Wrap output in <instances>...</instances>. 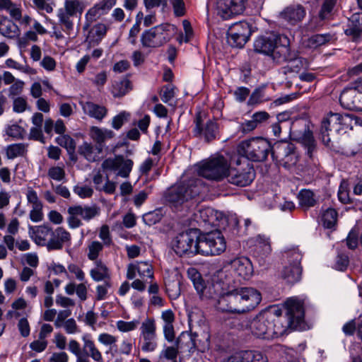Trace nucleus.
Here are the masks:
<instances>
[{"label": "nucleus", "mask_w": 362, "mask_h": 362, "mask_svg": "<svg viewBox=\"0 0 362 362\" xmlns=\"http://www.w3.org/2000/svg\"><path fill=\"white\" fill-rule=\"evenodd\" d=\"M303 304L298 298H288L284 303V315L275 305L262 310L250 322L251 333L257 338L271 340L299 328L304 321Z\"/></svg>", "instance_id": "1"}, {"label": "nucleus", "mask_w": 362, "mask_h": 362, "mask_svg": "<svg viewBox=\"0 0 362 362\" xmlns=\"http://www.w3.org/2000/svg\"><path fill=\"white\" fill-rule=\"evenodd\" d=\"M262 300L259 291L251 287H240L223 293L218 299V308L223 312L244 313L253 310Z\"/></svg>", "instance_id": "2"}, {"label": "nucleus", "mask_w": 362, "mask_h": 362, "mask_svg": "<svg viewBox=\"0 0 362 362\" xmlns=\"http://www.w3.org/2000/svg\"><path fill=\"white\" fill-rule=\"evenodd\" d=\"M254 50L270 56L278 64L294 57L290 47L289 38L285 35L275 32L259 36L254 42Z\"/></svg>", "instance_id": "3"}, {"label": "nucleus", "mask_w": 362, "mask_h": 362, "mask_svg": "<svg viewBox=\"0 0 362 362\" xmlns=\"http://www.w3.org/2000/svg\"><path fill=\"white\" fill-rule=\"evenodd\" d=\"M206 191L202 178H192L171 187L165 196L173 206L185 205L189 209L197 206L198 197Z\"/></svg>", "instance_id": "4"}, {"label": "nucleus", "mask_w": 362, "mask_h": 362, "mask_svg": "<svg viewBox=\"0 0 362 362\" xmlns=\"http://www.w3.org/2000/svg\"><path fill=\"white\" fill-rule=\"evenodd\" d=\"M272 158L278 161L284 168L296 174H300L303 170L296 146L289 141L276 142L273 146Z\"/></svg>", "instance_id": "5"}, {"label": "nucleus", "mask_w": 362, "mask_h": 362, "mask_svg": "<svg viewBox=\"0 0 362 362\" xmlns=\"http://www.w3.org/2000/svg\"><path fill=\"white\" fill-rule=\"evenodd\" d=\"M272 151L271 143L262 137L244 140L238 146V153L253 162L264 161L269 154L272 156Z\"/></svg>", "instance_id": "6"}, {"label": "nucleus", "mask_w": 362, "mask_h": 362, "mask_svg": "<svg viewBox=\"0 0 362 362\" xmlns=\"http://www.w3.org/2000/svg\"><path fill=\"white\" fill-rule=\"evenodd\" d=\"M175 32V25L162 23L145 30L141 35V42L144 47H159L170 40Z\"/></svg>", "instance_id": "7"}, {"label": "nucleus", "mask_w": 362, "mask_h": 362, "mask_svg": "<svg viewBox=\"0 0 362 362\" xmlns=\"http://www.w3.org/2000/svg\"><path fill=\"white\" fill-rule=\"evenodd\" d=\"M303 255L297 247L285 250L283 253L284 267L281 278L288 284H293L301 279L303 268L300 265Z\"/></svg>", "instance_id": "8"}, {"label": "nucleus", "mask_w": 362, "mask_h": 362, "mask_svg": "<svg viewBox=\"0 0 362 362\" xmlns=\"http://www.w3.org/2000/svg\"><path fill=\"white\" fill-rule=\"evenodd\" d=\"M197 247L198 254L218 255L226 250V243L221 231L215 230L198 235Z\"/></svg>", "instance_id": "9"}, {"label": "nucleus", "mask_w": 362, "mask_h": 362, "mask_svg": "<svg viewBox=\"0 0 362 362\" xmlns=\"http://www.w3.org/2000/svg\"><path fill=\"white\" fill-rule=\"evenodd\" d=\"M198 231L196 229H189L178 233L171 241L173 251L180 257L193 256L198 254L197 243Z\"/></svg>", "instance_id": "10"}, {"label": "nucleus", "mask_w": 362, "mask_h": 362, "mask_svg": "<svg viewBox=\"0 0 362 362\" xmlns=\"http://www.w3.org/2000/svg\"><path fill=\"white\" fill-rule=\"evenodd\" d=\"M230 165L223 156H216L204 162L199 169V175L207 180L221 181L228 175Z\"/></svg>", "instance_id": "11"}, {"label": "nucleus", "mask_w": 362, "mask_h": 362, "mask_svg": "<svg viewBox=\"0 0 362 362\" xmlns=\"http://www.w3.org/2000/svg\"><path fill=\"white\" fill-rule=\"evenodd\" d=\"M193 136L209 144L219 138V125L213 119L204 120L200 112L196 114L192 129Z\"/></svg>", "instance_id": "12"}, {"label": "nucleus", "mask_w": 362, "mask_h": 362, "mask_svg": "<svg viewBox=\"0 0 362 362\" xmlns=\"http://www.w3.org/2000/svg\"><path fill=\"white\" fill-rule=\"evenodd\" d=\"M339 102L346 109L362 111V80L354 87L344 88L340 94Z\"/></svg>", "instance_id": "13"}, {"label": "nucleus", "mask_w": 362, "mask_h": 362, "mask_svg": "<svg viewBox=\"0 0 362 362\" xmlns=\"http://www.w3.org/2000/svg\"><path fill=\"white\" fill-rule=\"evenodd\" d=\"M133 167L131 159L124 158L122 156L105 159L102 163V168L105 171L114 173L116 176L127 178L129 176Z\"/></svg>", "instance_id": "14"}, {"label": "nucleus", "mask_w": 362, "mask_h": 362, "mask_svg": "<svg viewBox=\"0 0 362 362\" xmlns=\"http://www.w3.org/2000/svg\"><path fill=\"white\" fill-rule=\"evenodd\" d=\"M192 272H194L192 279L194 286L202 300L216 299L218 297L219 298L223 295L219 289V284L209 282L206 284L194 269H192Z\"/></svg>", "instance_id": "15"}, {"label": "nucleus", "mask_w": 362, "mask_h": 362, "mask_svg": "<svg viewBox=\"0 0 362 362\" xmlns=\"http://www.w3.org/2000/svg\"><path fill=\"white\" fill-rule=\"evenodd\" d=\"M226 177L230 183L238 187H245L254 180L255 173L253 167L247 162L243 167L229 169Z\"/></svg>", "instance_id": "16"}, {"label": "nucleus", "mask_w": 362, "mask_h": 362, "mask_svg": "<svg viewBox=\"0 0 362 362\" xmlns=\"http://www.w3.org/2000/svg\"><path fill=\"white\" fill-rule=\"evenodd\" d=\"M247 0H218L217 14L223 20H228L242 13Z\"/></svg>", "instance_id": "17"}, {"label": "nucleus", "mask_w": 362, "mask_h": 362, "mask_svg": "<svg viewBox=\"0 0 362 362\" xmlns=\"http://www.w3.org/2000/svg\"><path fill=\"white\" fill-rule=\"evenodd\" d=\"M345 39L358 45L362 43V18L358 13H354L343 26Z\"/></svg>", "instance_id": "18"}, {"label": "nucleus", "mask_w": 362, "mask_h": 362, "mask_svg": "<svg viewBox=\"0 0 362 362\" xmlns=\"http://www.w3.org/2000/svg\"><path fill=\"white\" fill-rule=\"evenodd\" d=\"M342 114L330 112L327 117L322 122L320 133L322 142L330 148L334 146L331 141L329 132L332 130L339 131L341 124V118Z\"/></svg>", "instance_id": "19"}, {"label": "nucleus", "mask_w": 362, "mask_h": 362, "mask_svg": "<svg viewBox=\"0 0 362 362\" xmlns=\"http://www.w3.org/2000/svg\"><path fill=\"white\" fill-rule=\"evenodd\" d=\"M293 134L296 141L302 144L307 151L306 153L309 158H313V153L316 151V143L314 139L313 132L304 124L303 130H296L293 127Z\"/></svg>", "instance_id": "20"}, {"label": "nucleus", "mask_w": 362, "mask_h": 362, "mask_svg": "<svg viewBox=\"0 0 362 362\" xmlns=\"http://www.w3.org/2000/svg\"><path fill=\"white\" fill-rule=\"evenodd\" d=\"M230 264L235 274L243 279H249L253 274L252 262L246 257L235 258L230 262Z\"/></svg>", "instance_id": "21"}, {"label": "nucleus", "mask_w": 362, "mask_h": 362, "mask_svg": "<svg viewBox=\"0 0 362 362\" xmlns=\"http://www.w3.org/2000/svg\"><path fill=\"white\" fill-rule=\"evenodd\" d=\"M136 273L143 279L145 278H153V267L148 262H136L129 264L127 267V278L133 279Z\"/></svg>", "instance_id": "22"}, {"label": "nucleus", "mask_w": 362, "mask_h": 362, "mask_svg": "<svg viewBox=\"0 0 362 362\" xmlns=\"http://www.w3.org/2000/svg\"><path fill=\"white\" fill-rule=\"evenodd\" d=\"M306 15L305 8L300 4H292L286 7L281 13V18L291 25H296Z\"/></svg>", "instance_id": "23"}, {"label": "nucleus", "mask_w": 362, "mask_h": 362, "mask_svg": "<svg viewBox=\"0 0 362 362\" xmlns=\"http://www.w3.org/2000/svg\"><path fill=\"white\" fill-rule=\"evenodd\" d=\"M103 146L100 145H93L92 144L84 142L79 146L78 153L89 162H97L103 157Z\"/></svg>", "instance_id": "24"}, {"label": "nucleus", "mask_w": 362, "mask_h": 362, "mask_svg": "<svg viewBox=\"0 0 362 362\" xmlns=\"http://www.w3.org/2000/svg\"><path fill=\"white\" fill-rule=\"evenodd\" d=\"M117 0H103L90 8L87 13L88 21L91 22L95 21L101 15L107 13L116 4Z\"/></svg>", "instance_id": "25"}, {"label": "nucleus", "mask_w": 362, "mask_h": 362, "mask_svg": "<svg viewBox=\"0 0 362 362\" xmlns=\"http://www.w3.org/2000/svg\"><path fill=\"white\" fill-rule=\"evenodd\" d=\"M255 252L262 258L267 257L272 252L270 238L265 235L259 234L252 238Z\"/></svg>", "instance_id": "26"}, {"label": "nucleus", "mask_w": 362, "mask_h": 362, "mask_svg": "<svg viewBox=\"0 0 362 362\" xmlns=\"http://www.w3.org/2000/svg\"><path fill=\"white\" fill-rule=\"evenodd\" d=\"M100 214V209L93 206H74L69 207V215L80 216L83 219L89 221Z\"/></svg>", "instance_id": "27"}, {"label": "nucleus", "mask_w": 362, "mask_h": 362, "mask_svg": "<svg viewBox=\"0 0 362 362\" xmlns=\"http://www.w3.org/2000/svg\"><path fill=\"white\" fill-rule=\"evenodd\" d=\"M83 351L84 356L87 358L90 357L95 362H103L102 353L98 349L94 341L86 336L83 337Z\"/></svg>", "instance_id": "28"}, {"label": "nucleus", "mask_w": 362, "mask_h": 362, "mask_svg": "<svg viewBox=\"0 0 362 362\" xmlns=\"http://www.w3.org/2000/svg\"><path fill=\"white\" fill-rule=\"evenodd\" d=\"M0 34L8 38H14L19 35L18 25L7 17H2L0 21Z\"/></svg>", "instance_id": "29"}, {"label": "nucleus", "mask_w": 362, "mask_h": 362, "mask_svg": "<svg viewBox=\"0 0 362 362\" xmlns=\"http://www.w3.org/2000/svg\"><path fill=\"white\" fill-rule=\"evenodd\" d=\"M271 100V96L267 93V85L262 84L255 88L247 101L248 105H255Z\"/></svg>", "instance_id": "30"}, {"label": "nucleus", "mask_w": 362, "mask_h": 362, "mask_svg": "<svg viewBox=\"0 0 362 362\" xmlns=\"http://www.w3.org/2000/svg\"><path fill=\"white\" fill-rule=\"evenodd\" d=\"M84 112L91 117L101 121L107 114V109L92 102H86L82 105Z\"/></svg>", "instance_id": "31"}, {"label": "nucleus", "mask_w": 362, "mask_h": 362, "mask_svg": "<svg viewBox=\"0 0 362 362\" xmlns=\"http://www.w3.org/2000/svg\"><path fill=\"white\" fill-rule=\"evenodd\" d=\"M68 239V233L62 228H57L52 233V238L47 243L49 250H59L62 247L63 243Z\"/></svg>", "instance_id": "32"}, {"label": "nucleus", "mask_w": 362, "mask_h": 362, "mask_svg": "<svg viewBox=\"0 0 362 362\" xmlns=\"http://www.w3.org/2000/svg\"><path fill=\"white\" fill-rule=\"evenodd\" d=\"M89 134L96 144L103 146V148L104 147L105 140L114 136V133L112 130L103 129L94 126L90 127Z\"/></svg>", "instance_id": "33"}, {"label": "nucleus", "mask_w": 362, "mask_h": 362, "mask_svg": "<svg viewBox=\"0 0 362 362\" xmlns=\"http://www.w3.org/2000/svg\"><path fill=\"white\" fill-rule=\"evenodd\" d=\"M53 131L57 134H64L66 126L63 120L59 119L55 122L51 118H47L44 122V132L52 136Z\"/></svg>", "instance_id": "34"}, {"label": "nucleus", "mask_w": 362, "mask_h": 362, "mask_svg": "<svg viewBox=\"0 0 362 362\" xmlns=\"http://www.w3.org/2000/svg\"><path fill=\"white\" fill-rule=\"evenodd\" d=\"M130 90H132L131 81L127 78H123L114 81L111 92L115 98H120L126 95Z\"/></svg>", "instance_id": "35"}, {"label": "nucleus", "mask_w": 362, "mask_h": 362, "mask_svg": "<svg viewBox=\"0 0 362 362\" xmlns=\"http://www.w3.org/2000/svg\"><path fill=\"white\" fill-rule=\"evenodd\" d=\"M333 39L330 33L316 34L309 37L306 42V46L310 49H316L322 46Z\"/></svg>", "instance_id": "36"}, {"label": "nucleus", "mask_w": 362, "mask_h": 362, "mask_svg": "<svg viewBox=\"0 0 362 362\" xmlns=\"http://www.w3.org/2000/svg\"><path fill=\"white\" fill-rule=\"evenodd\" d=\"M292 52L294 54V57L288 60L290 64L285 68V73H299L302 69L308 66V62L306 59L296 57L295 52L293 51Z\"/></svg>", "instance_id": "37"}, {"label": "nucleus", "mask_w": 362, "mask_h": 362, "mask_svg": "<svg viewBox=\"0 0 362 362\" xmlns=\"http://www.w3.org/2000/svg\"><path fill=\"white\" fill-rule=\"evenodd\" d=\"M26 153L27 145L22 143L10 144L6 148V156L8 159L24 156Z\"/></svg>", "instance_id": "38"}, {"label": "nucleus", "mask_w": 362, "mask_h": 362, "mask_svg": "<svg viewBox=\"0 0 362 362\" xmlns=\"http://www.w3.org/2000/svg\"><path fill=\"white\" fill-rule=\"evenodd\" d=\"M90 276L96 281L105 280L109 278L108 269L101 260H96L95 268L90 270Z\"/></svg>", "instance_id": "39"}, {"label": "nucleus", "mask_w": 362, "mask_h": 362, "mask_svg": "<svg viewBox=\"0 0 362 362\" xmlns=\"http://www.w3.org/2000/svg\"><path fill=\"white\" fill-rule=\"evenodd\" d=\"M337 2V0H323L318 13L319 18L321 21L329 20L332 18Z\"/></svg>", "instance_id": "40"}, {"label": "nucleus", "mask_w": 362, "mask_h": 362, "mask_svg": "<svg viewBox=\"0 0 362 362\" xmlns=\"http://www.w3.org/2000/svg\"><path fill=\"white\" fill-rule=\"evenodd\" d=\"M298 199L300 206L306 208L314 206L317 203L314 193L309 189L301 190Z\"/></svg>", "instance_id": "41"}, {"label": "nucleus", "mask_w": 362, "mask_h": 362, "mask_svg": "<svg viewBox=\"0 0 362 362\" xmlns=\"http://www.w3.org/2000/svg\"><path fill=\"white\" fill-rule=\"evenodd\" d=\"M230 33H238L241 37H245L249 39L251 35V29L250 25L245 21H240L233 23L228 28Z\"/></svg>", "instance_id": "42"}, {"label": "nucleus", "mask_w": 362, "mask_h": 362, "mask_svg": "<svg viewBox=\"0 0 362 362\" xmlns=\"http://www.w3.org/2000/svg\"><path fill=\"white\" fill-rule=\"evenodd\" d=\"M187 336L189 340L187 343L189 351L194 349L204 351L205 349L209 346V338H206L205 342L201 344V341L198 339V334L197 333H191Z\"/></svg>", "instance_id": "43"}, {"label": "nucleus", "mask_w": 362, "mask_h": 362, "mask_svg": "<svg viewBox=\"0 0 362 362\" xmlns=\"http://www.w3.org/2000/svg\"><path fill=\"white\" fill-rule=\"evenodd\" d=\"M322 223L327 228H332L337 223V212L332 208L327 209L322 215Z\"/></svg>", "instance_id": "44"}, {"label": "nucleus", "mask_w": 362, "mask_h": 362, "mask_svg": "<svg viewBox=\"0 0 362 362\" xmlns=\"http://www.w3.org/2000/svg\"><path fill=\"white\" fill-rule=\"evenodd\" d=\"M249 39L245 37H241V35L235 33H230L228 30L227 42L232 47L242 48Z\"/></svg>", "instance_id": "45"}, {"label": "nucleus", "mask_w": 362, "mask_h": 362, "mask_svg": "<svg viewBox=\"0 0 362 362\" xmlns=\"http://www.w3.org/2000/svg\"><path fill=\"white\" fill-rule=\"evenodd\" d=\"M140 329L141 337L156 335V326L155 320L153 318L147 317L141 323Z\"/></svg>", "instance_id": "46"}, {"label": "nucleus", "mask_w": 362, "mask_h": 362, "mask_svg": "<svg viewBox=\"0 0 362 362\" xmlns=\"http://www.w3.org/2000/svg\"><path fill=\"white\" fill-rule=\"evenodd\" d=\"M166 292L171 299H177L181 293L180 283L178 281H168L165 284Z\"/></svg>", "instance_id": "47"}, {"label": "nucleus", "mask_w": 362, "mask_h": 362, "mask_svg": "<svg viewBox=\"0 0 362 362\" xmlns=\"http://www.w3.org/2000/svg\"><path fill=\"white\" fill-rule=\"evenodd\" d=\"M182 341V338L179 337L176 340V346H168L164 349L160 353V357H163L167 360H170L172 361H176V358L178 355V349L179 344Z\"/></svg>", "instance_id": "48"}, {"label": "nucleus", "mask_w": 362, "mask_h": 362, "mask_svg": "<svg viewBox=\"0 0 362 362\" xmlns=\"http://www.w3.org/2000/svg\"><path fill=\"white\" fill-rule=\"evenodd\" d=\"M106 33V25L103 23H98L91 28L88 37L98 42L105 35Z\"/></svg>", "instance_id": "49"}, {"label": "nucleus", "mask_w": 362, "mask_h": 362, "mask_svg": "<svg viewBox=\"0 0 362 362\" xmlns=\"http://www.w3.org/2000/svg\"><path fill=\"white\" fill-rule=\"evenodd\" d=\"M69 351L76 356V362H89V359L87 356H84L83 351L76 341H69Z\"/></svg>", "instance_id": "50"}, {"label": "nucleus", "mask_w": 362, "mask_h": 362, "mask_svg": "<svg viewBox=\"0 0 362 362\" xmlns=\"http://www.w3.org/2000/svg\"><path fill=\"white\" fill-rule=\"evenodd\" d=\"M143 339V343L141 345V350L145 352H152L154 351L157 346L158 344L156 341V335L154 336H143L141 337Z\"/></svg>", "instance_id": "51"}, {"label": "nucleus", "mask_w": 362, "mask_h": 362, "mask_svg": "<svg viewBox=\"0 0 362 362\" xmlns=\"http://www.w3.org/2000/svg\"><path fill=\"white\" fill-rule=\"evenodd\" d=\"M76 293L77 296L81 300H85L87 298V288L84 284L75 285L69 283V295Z\"/></svg>", "instance_id": "52"}, {"label": "nucleus", "mask_w": 362, "mask_h": 362, "mask_svg": "<svg viewBox=\"0 0 362 362\" xmlns=\"http://www.w3.org/2000/svg\"><path fill=\"white\" fill-rule=\"evenodd\" d=\"M139 325V321L137 320L129 322L119 320L116 322L117 328L122 332L133 331L137 328Z\"/></svg>", "instance_id": "53"}, {"label": "nucleus", "mask_w": 362, "mask_h": 362, "mask_svg": "<svg viewBox=\"0 0 362 362\" xmlns=\"http://www.w3.org/2000/svg\"><path fill=\"white\" fill-rule=\"evenodd\" d=\"M103 249V244L98 241H93L88 245V257L90 260H97L99 253Z\"/></svg>", "instance_id": "54"}, {"label": "nucleus", "mask_w": 362, "mask_h": 362, "mask_svg": "<svg viewBox=\"0 0 362 362\" xmlns=\"http://www.w3.org/2000/svg\"><path fill=\"white\" fill-rule=\"evenodd\" d=\"M175 86L172 84L164 86L161 89L160 99L165 103L169 102L175 97Z\"/></svg>", "instance_id": "55"}, {"label": "nucleus", "mask_w": 362, "mask_h": 362, "mask_svg": "<svg viewBox=\"0 0 362 362\" xmlns=\"http://www.w3.org/2000/svg\"><path fill=\"white\" fill-rule=\"evenodd\" d=\"M52 228L48 225L40 226L35 231V239L39 243L41 241H45L48 235H52Z\"/></svg>", "instance_id": "56"}, {"label": "nucleus", "mask_w": 362, "mask_h": 362, "mask_svg": "<svg viewBox=\"0 0 362 362\" xmlns=\"http://www.w3.org/2000/svg\"><path fill=\"white\" fill-rule=\"evenodd\" d=\"M357 118L349 114H342L341 118L340 129H352L353 124H356Z\"/></svg>", "instance_id": "57"}, {"label": "nucleus", "mask_w": 362, "mask_h": 362, "mask_svg": "<svg viewBox=\"0 0 362 362\" xmlns=\"http://www.w3.org/2000/svg\"><path fill=\"white\" fill-rule=\"evenodd\" d=\"M99 238L103 240V245L110 246L112 243V238L110 235V228L107 225L101 226L99 233Z\"/></svg>", "instance_id": "58"}, {"label": "nucleus", "mask_w": 362, "mask_h": 362, "mask_svg": "<svg viewBox=\"0 0 362 362\" xmlns=\"http://www.w3.org/2000/svg\"><path fill=\"white\" fill-rule=\"evenodd\" d=\"M23 129L18 124L8 126L6 129V134L16 139H23Z\"/></svg>", "instance_id": "59"}, {"label": "nucleus", "mask_w": 362, "mask_h": 362, "mask_svg": "<svg viewBox=\"0 0 362 362\" xmlns=\"http://www.w3.org/2000/svg\"><path fill=\"white\" fill-rule=\"evenodd\" d=\"M68 310L60 311L55 321L57 327H64L68 332Z\"/></svg>", "instance_id": "60"}, {"label": "nucleus", "mask_w": 362, "mask_h": 362, "mask_svg": "<svg viewBox=\"0 0 362 362\" xmlns=\"http://www.w3.org/2000/svg\"><path fill=\"white\" fill-rule=\"evenodd\" d=\"M48 175L50 178L60 181L65 177L64 170L59 166L52 167L49 169Z\"/></svg>", "instance_id": "61"}, {"label": "nucleus", "mask_w": 362, "mask_h": 362, "mask_svg": "<svg viewBox=\"0 0 362 362\" xmlns=\"http://www.w3.org/2000/svg\"><path fill=\"white\" fill-rule=\"evenodd\" d=\"M26 197L28 202L32 204V207L43 206L38 198L37 192L30 187L27 191Z\"/></svg>", "instance_id": "62"}, {"label": "nucleus", "mask_w": 362, "mask_h": 362, "mask_svg": "<svg viewBox=\"0 0 362 362\" xmlns=\"http://www.w3.org/2000/svg\"><path fill=\"white\" fill-rule=\"evenodd\" d=\"M98 341L105 345V346H112L115 344L117 341L116 337L108 334V333H101L98 335Z\"/></svg>", "instance_id": "63"}, {"label": "nucleus", "mask_w": 362, "mask_h": 362, "mask_svg": "<svg viewBox=\"0 0 362 362\" xmlns=\"http://www.w3.org/2000/svg\"><path fill=\"white\" fill-rule=\"evenodd\" d=\"M248 362H267V357L257 351H247Z\"/></svg>", "instance_id": "64"}]
</instances>
